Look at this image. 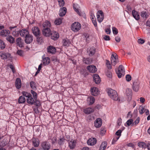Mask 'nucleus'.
Here are the masks:
<instances>
[{"label":"nucleus","mask_w":150,"mask_h":150,"mask_svg":"<svg viewBox=\"0 0 150 150\" xmlns=\"http://www.w3.org/2000/svg\"><path fill=\"white\" fill-rule=\"evenodd\" d=\"M108 93L109 97L113 100L117 101L118 100V95L116 91L109 88Z\"/></svg>","instance_id":"nucleus-1"},{"label":"nucleus","mask_w":150,"mask_h":150,"mask_svg":"<svg viewBox=\"0 0 150 150\" xmlns=\"http://www.w3.org/2000/svg\"><path fill=\"white\" fill-rule=\"evenodd\" d=\"M125 69L124 67L122 65H120L119 67L117 70H116L117 74L119 78H121L122 76H124L125 74Z\"/></svg>","instance_id":"nucleus-2"},{"label":"nucleus","mask_w":150,"mask_h":150,"mask_svg":"<svg viewBox=\"0 0 150 150\" xmlns=\"http://www.w3.org/2000/svg\"><path fill=\"white\" fill-rule=\"evenodd\" d=\"M81 24L77 22H74L71 25V29L74 32L78 31L81 29Z\"/></svg>","instance_id":"nucleus-3"},{"label":"nucleus","mask_w":150,"mask_h":150,"mask_svg":"<svg viewBox=\"0 0 150 150\" xmlns=\"http://www.w3.org/2000/svg\"><path fill=\"white\" fill-rule=\"evenodd\" d=\"M32 31L35 37L40 36L41 33L39 28L37 26H34L32 28Z\"/></svg>","instance_id":"nucleus-4"},{"label":"nucleus","mask_w":150,"mask_h":150,"mask_svg":"<svg viewBox=\"0 0 150 150\" xmlns=\"http://www.w3.org/2000/svg\"><path fill=\"white\" fill-rule=\"evenodd\" d=\"M41 146L43 150H49L51 148L50 144L47 141L42 142Z\"/></svg>","instance_id":"nucleus-5"},{"label":"nucleus","mask_w":150,"mask_h":150,"mask_svg":"<svg viewBox=\"0 0 150 150\" xmlns=\"http://www.w3.org/2000/svg\"><path fill=\"white\" fill-rule=\"evenodd\" d=\"M118 60V56L115 53L112 54L111 57V61L112 65L115 66Z\"/></svg>","instance_id":"nucleus-6"},{"label":"nucleus","mask_w":150,"mask_h":150,"mask_svg":"<svg viewBox=\"0 0 150 150\" xmlns=\"http://www.w3.org/2000/svg\"><path fill=\"white\" fill-rule=\"evenodd\" d=\"M97 17L98 21L99 22H102L104 19V15L103 11L101 10H99L98 11Z\"/></svg>","instance_id":"nucleus-7"},{"label":"nucleus","mask_w":150,"mask_h":150,"mask_svg":"<svg viewBox=\"0 0 150 150\" xmlns=\"http://www.w3.org/2000/svg\"><path fill=\"white\" fill-rule=\"evenodd\" d=\"M96 52V48L93 47L88 48L87 49V52L90 57H91Z\"/></svg>","instance_id":"nucleus-8"},{"label":"nucleus","mask_w":150,"mask_h":150,"mask_svg":"<svg viewBox=\"0 0 150 150\" xmlns=\"http://www.w3.org/2000/svg\"><path fill=\"white\" fill-rule=\"evenodd\" d=\"M32 145L35 147H38L40 144V141L38 138L33 137L32 139Z\"/></svg>","instance_id":"nucleus-9"},{"label":"nucleus","mask_w":150,"mask_h":150,"mask_svg":"<svg viewBox=\"0 0 150 150\" xmlns=\"http://www.w3.org/2000/svg\"><path fill=\"white\" fill-rule=\"evenodd\" d=\"M47 51L49 53L52 54H55L56 51V49L55 48L52 46H49L47 48Z\"/></svg>","instance_id":"nucleus-10"},{"label":"nucleus","mask_w":150,"mask_h":150,"mask_svg":"<svg viewBox=\"0 0 150 150\" xmlns=\"http://www.w3.org/2000/svg\"><path fill=\"white\" fill-rule=\"evenodd\" d=\"M50 36H51V38L54 40H57L59 37L58 33L54 31L51 32Z\"/></svg>","instance_id":"nucleus-11"},{"label":"nucleus","mask_w":150,"mask_h":150,"mask_svg":"<svg viewBox=\"0 0 150 150\" xmlns=\"http://www.w3.org/2000/svg\"><path fill=\"white\" fill-rule=\"evenodd\" d=\"M87 69L91 73H94L97 71L96 67L93 65H90L87 67Z\"/></svg>","instance_id":"nucleus-12"},{"label":"nucleus","mask_w":150,"mask_h":150,"mask_svg":"<svg viewBox=\"0 0 150 150\" xmlns=\"http://www.w3.org/2000/svg\"><path fill=\"white\" fill-rule=\"evenodd\" d=\"M25 42L28 44H30L32 42L33 40V36L29 34L25 38Z\"/></svg>","instance_id":"nucleus-13"},{"label":"nucleus","mask_w":150,"mask_h":150,"mask_svg":"<svg viewBox=\"0 0 150 150\" xmlns=\"http://www.w3.org/2000/svg\"><path fill=\"white\" fill-rule=\"evenodd\" d=\"M51 31L50 28H44L42 30V33L45 36L49 37L50 36Z\"/></svg>","instance_id":"nucleus-14"},{"label":"nucleus","mask_w":150,"mask_h":150,"mask_svg":"<svg viewBox=\"0 0 150 150\" xmlns=\"http://www.w3.org/2000/svg\"><path fill=\"white\" fill-rule=\"evenodd\" d=\"M1 56L2 59H9L11 58V54L8 53H6L4 52H1Z\"/></svg>","instance_id":"nucleus-15"},{"label":"nucleus","mask_w":150,"mask_h":150,"mask_svg":"<svg viewBox=\"0 0 150 150\" xmlns=\"http://www.w3.org/2000/svg\"><path fill=\"white\" fill-rule=\"evenodd\" d=\"M97 140L95 138H90L87 141L88 144L90 146L94 145L96 143Z\"/></svg>","instance_id":"nucleus-16"},{"label":"nucleus","mask_w":150,"mask_h":150,"mask_svg":"<svg viewBox=\"0 0 150 150\" xmlns=\"http://www.w3.org/2000/svg\"><path fill=\"white\" fill-rule=\"evenodd\" d=\"M91 93L92 95L96 96L99 93L98 89L95 87L92 88L91 89Z\"/></svg>","instance_id":"nucleus-17"},{"label":"nucleus","mask_w":150,"mask_h":150,"mask_svg":"<svg viewBox=\"0 0 150 150\" xmlns=\"http://www.w3.org/2000/svg\"><path fill=\"white\" fill-rule=\"evenodd\" d=\"M29 34L28 31L25 29L20 30V35L22 37L25 38Z\"/></svg>","instance_id":"nucleus-18"},{"label":"nucleus","mask_w":150,"mask_h":150,"mask_svg":"<svg viewBox=\"0 0 150 150\" xmlns=\"http://www.w3.org/2000/svg\"><path fill=\"white\" fill-rule=\"evenodd\" d=\"M76 141L75 140L71 139L69 143V146L71 149H74L76 147Z\"/></svg>","instance_id":"nucleus-19"},{"label":"nucleus","mask_w":150,"mask_h":150,"mask_svg":"<svg viewBox=\"0 0 150 150\" xmlns=\"http://www.w3.org/2000/svg\"><path fill=\"white\" fill-rule=\"evenodd\" d=\"M102 120L100 118H97L94 122V126L97 128L100 127L102 125Z\"/></svg>","instance_id":"nucleus-20"},{"label":"nucleus","mask_w":150,"mask_h":150,"mask_svg":"<svg viewBox=\"0 0 150 150\" xmlns=\"http://www.w3.org/2000/svg\"><path fill=\"white\" fill-rule=\"evenodd\" d=\"M93 80L95 83L97 84L100 83L101 80L100 77L97 74H94L93 76Z\"/></svg>","instance_id":"nucleus-21"},{"label":"nucleus","mask_w":150,"mask_h":150,"mask_svg":"<svg viewBox=\"0 0 150 150\" xmlns=\"http://www.w3.org/2000/svg\"><path fill=\"white\" fill-rule=\"evenodd\" d=\"M139 83L138 81H135L133 83V89L134 91L136 92L138 91L139 87Z\"/></svg>","instance_id":"nucleus-22"},{"label":"nucleus","mask_w":150,"mask_h":150,"mask_svg":"<svg viewBox=\"0 0 150 150\" xmlns=\"http://www.w3.org/2000/svg\"><path fill=\"white\" fill-rule=\"evenodd\" d=\"M42 62L44 66H46L50 63V59L49 57H45L44 55L42 56Z\"/></svg>","instance_id":"nucleus-23"},{"label":"nucleus","mask_w":150,"mask_h":150,"mask_svg":"<svg viewBox=\"0 0 150 150\" xmlns=\"http://www.w3.org/2000/svg\"><path fill=\"white\" fill-rule=\"evenodd\" d=\"M16 44L17 46L21 47H23V43L22 42V39L21 38H18L16 41Z\"/></svg>","instance_id":"nucleus-24"},{"label":"nucleus","mask_w":150,"mask_h":150,"mask_svg":"<svg viewBox=\"0 0 150 150\" xmlns=\"http://www.w3.org/2000/svg\"><path fill=\"white\" fill-rule=\"evenodd\" d=\"M94 111L93 108H87L83 110V112L86 114H89L93 113Z\"/></svg>","instance_id":"nucleus-25"},{"label":"nucleus","mask_w":150,"mask_h":150,"mask_svg":"<svg viewBox=\"0 0 150 150\" xmlns=\"http://www.w3.org/2000/svg\"><path fill=\"white\" fill-rule=\"evenodd\" d=\"M51 25V22L48 20L44 22L42 24L43 27L44 28H50Z\"/></svg>","instance_id":"nucleus-26"},{"label":"nucleus","mask_w":150,"mask_h":150,"mask_svg":"<svg viewBox=\"0 0 150 150\" xmlns=\"http://www.w3.org/2000/svg\"><path fill=\"white\" fill-rule=\"evenodd\" d=\"M132 14L134 18L137 20H139L140 19V16L138 13L135 10H132Z\"/></svg>","instance_id":"nucleus-27"},{"label":"nucleus","mask_w":150,"mask_h":150,"mask_svg":"<svg viewBox=\"0 0 150 150\" xmlns=\"http://www.w3.org/2000/svg\"><path fill=\"white\" fill-rule=\"evenodd\" d=\"M15 86L17 89L21 88V80L19 78H17L15 82Z\"/></svg>","instance_id":"nucleus-28"},{"label":"nucleus","mask_w":150,"mask_h":150,"mask_svg":"<svg viewBox=\"0 0 150 150\" xmlns=\"http://www.w3.org/2000/svg\"><path fill=\"white\" fill-rule=\"evenodd\" d=\"M26 100L27 103L30 105H33L34 103L35 99L32 97V95L28 98H27Z\"/></svg>","instance_id":"nucleus-29"},{"label":"nucleus","mask_w":150,"mask_h":150,"mask_svg":"<svg viewBox=\"0 0 150 150\" xmlns=\"http://www.w3.org/2000/svg\"><path fill=\"white\" fill-rule=\"evenodd\" d=\"M10 34V31L8 30H2L0 33V35L6 37Z\"/></svg>","instance_id":"nucleus-30"},{"label":"nucleus","mask_w":150,"mask_h":150,"mask_svg":"<svg viewBox=\"0 0 150 150\" xmlns=\"http://www.w3.org/2000/svg\"><path fill=\"white\" fill-rule=\"evenodd\" d=\"M140 15L142 18L146 19L149 16V13L146 11H142Z\"/></svg>","instance_id":"nucleus-31"},{"label":"nucleus","mask_w":150,"mask_h":150,"mask_svg":"<svg viewBox=\"0 0 150 150\" xmlns=\"http://www.w3.org/2000/svg\"><path fill=\"white\" fill-rule=\"evenodd\" d=\"M67 8L65 7H63L60 10V13L59 15L60 16L62 17L64 16L66 13Z\"/></svg>","instance_id":"nucleus-32"},{"label":"nucleus","mask_w":150,"mask_h":150,"mask_svg":"<svg viewBox=\"0 0 150 150\" xmlns=\"http://www.w3.org/2000/svg\"><path fill=\"white\" fill-rule=\"evenodd\" d=\"M6 40L11 43H14L15 39L11 35H8L6 37Z\"/></svg>","instance_id":"nucleus-33"},{"label":"nucleus","mask_w":150,"mask_h":150,"mask_svg":"<svg viewBox=\"0 0 150 150\" xmlns=\"http://www.w3.org/2000/svg\"><path fill=\"white\" fill-rule=\"evenodd\" d=\"M88 101L89 102V105H92L94 103L95 98L91 96L88 98Z\"/></svg>","instance_id":"nucleus-34"},{"label":"nucleus","mask_w":150,"mask_h":150,"mask_svg":"<svg viewBox=\"0 0 150 150\" xmlns=\"http://www.w3.org/2000/svg\"><path fill=\"white\" fill-rule=\"evenodd\" d=\"M107 146V142H103L101 144L99 150H105Z\"/></svg>","instance_id":"nucleus-35"},{"label":"nucleus","mask_w":150,"mask_h":150,"mask_svg":"<svg viewBox=\"0 0 150 150\" xmlns=\"http://www.w3.org/2000/svg\"><path fill=\"white\" fill-rule=\"evenodd\" d=\"M83 61L84 63L88 64H91L92 62L91 59L89 58H86L83 57Z\"/></svg>","instance_id":"nucleus-36"},{"label":"nucleus","mask_w":150,"mask_h":150,"mask_svg":"<svg viewBox=\"0 0 150 150\" xmlns=\"http://www.w3.org/2000/svg\"><path fill=\"white\" fill-rule=\"evenodd\" d=\"M126 95L129 97V98H131L132 94V91L131 89L127 88L126 90Z\"/></svg>","instance_id":"nucleus-37"},{"label":"nucleus","mask_w":150,"mask_h":150,"mask_svg":"<svg viewBox=\"0 0 150 150\" xmlns=\"http://www.w3.org/2000/svg\"><path fill=\"white\" fill-rule=\"evenodd\" d=\"M138 145L139 147L145 149L146 148L147 144L144 142H139L138 143Z\"/></svg>","instance_id":"nucleus-38"},{"label":"nucleus","mask_w":150,"mask_h":150,"mask_svg":"<svg viewBox=\"0 0 150 150\" xmlns=\"http://www.w3.org/2000/svg\"><path fill=\"white\" fill-rule=\"evenodd\" d=\"M8 141L7 139H4L2 141H0V146L4 147L7 144Z\"/></svg>","instance_id":"nucleus-39"},{"label":"nucleus","mask_w":150,"mask_h":150,"mask_svg":"<svg viewBox=\"0 0 150 150\" xmlns=\"http://www.w3.org/2000/svg\"><path fill=\"white\" fill-rule=\"evenodd\" d=\"M26 101L25 98L23 96H20L18 99V102L19 103H22Z\"/></svg>","instance_id":"nucleus-40"},{"label":"nucleus","mask_w":150,"mask_h":150,"mask_svg":"<svg viewBox=\"0 0 150 150\" xmlns=\"http://www.w3.org/2000/svg\"><path fill=\"white\" fill-rule=\"evenodd\" d=\"M66 140L64 138L63 136L62 137H60V138L58 140V144L60 145H62L64 144V141Z\"/></svg>","instance_id":"nucleus-41"},{"label":"nucleus","mask_w":150,"mask_h":150,"mask_svg":"<svg viewBox=\"0 0 150 150\" xmlns=\"http://www.w3.org/2000/svg\"><path fill=\"white\" fill-rule=\"evenodd\" d=\"M63 45L64 46H68L70 43V41L68 39L63 40Z\"/></svg>","instance_id":"nucleus-42"},{"label":"nucleus","mask_w":150,"mask_h":150,"mask_svg":"<svg viewBox=\"0 0 150 150\" xmlns=\"http://www.w3.org/2000/svg\"><path fill=\"white\" fill-rule=\"evenodd\" d=\"M139 112L140 115H142L145 112L146 109L144 108V107L143 106H141L139 108Z\"/></svg>","instance_id":"nucleus-43"},{"label":"nucleus","mask_w":150,"mask_h":150,"mask_svg":"<svg viewBox=\"0 0 150 150\" xmlns=\"http://www.w3.org/2000/svg\"><path fill=\"white\" fill-rule=\"evenodd\" d=\"M62 19L60 18L56 19L54 22L55 24L57 25H60L62 23Z\"/></svg>","instance_id":"nucleus-44"},{"label":"nucleus","mask_w":150,"mask_h":150,"mask_svg":"<svg viewBox=\"0 0 150 150\" xmlns=\"http://www.w3.org/2000/svg\"><path fill=\"white\" fill-rule=\"evenodd\" d=\"M12 34L13 36L15 37H18L20 35V30L16 31V30L12 31Z\"/></svg>","instance_id":"nucleus-45"},{"label":"nucleus","mask_w":150,"mask_h":150,"mask_svg":"<svg viewBox=\"0 0 150 150\" xmlns=\"http://www.w3.org/2000/svg\"><path fill=\"white\" fill-rule=\"evenodd\" d=\"M30 86L31 88L33 90H35L36 89V88L35 86V83L33 81H31L30 83Z\"/></svg>","instance_id":"nucleus-46"},{"label":"nucleus","mask_w":150,"mask_h":150,"mask_svg":"<svg viewBox=\"0 0 150 150\" xmlns=\"http://www.w3.org/2000/svg\"><path fill=\"white\" fill-rule=\"evenodd\" d=\"M23 96H25L27 98H28L29 97L31 96V94L30 93L25 91H23L22 93Z\"/></svg>","instance_id":"nucleus-47"},{"label":"nucleus","mask_w":150,"mask_h":150,"mask_svg":"<svg viewBox=\"0 0 150 150\" xmlns=\"http://www.w3.org/2000/svg\"><path fill=\"white\" fill-rule=\"evenodd\" d=\"M133 120L132 119H130L128 120L126 122V124L128 126H129L132 124V126H133L134 125V123H133Z\"/></svg>","instance_id":"nucleus-48"},{"label":"nucleus","mask_w":150,"mask_h":150,"mask_svg":"<svg viewBox=\"0 0 150 150\" xmlns=\"http://www.w3.org/2000/svg\"><path fill=\"white\" fill-rule=\"evenodd\" d=\"M6 45L4 41L0 39V48L2 49H4Z\"/></svg>","instance_id":"nucleus-49"},{"label":"nucleus","mask_w":150,"mask_h":150,"mask_svg":"<svg viewBox=\"0 0 150 150\" xmlns=\"http://www.w3.org/2000/svg\"><path fill=\"white\" fill-rule=\"evenodd\" d=\"M31 93L33 95L34 99L35 100L37 99V93L34 91L32 90L31 91Z\"/></svg>","instance_id":"nucleus-50"},{"label":"nucleus","mask_w":150,"mask_h":150,"mask_svg":"<svg viewBox=\"0 0 150 150\" xmlns=\"http://www.w3.org/2000/svg\"><path fill=\"white\" fill-rule=\"evenodd\" d=\"M37 38L36 41L38 43L40 44L41 43L42 41V38L40 36L38 37H35Z\"/></svg>","instance_id":"nucleus-51"},{"label":"nucleus","mask_w":150,"mask_h":150,"mask_svg":"<svg viewBox=\"0 0 150 150\" xmlns=\"http://www.w3.org/2000/svg\"><path fill=\"white\" fill-rule=\"evenodd\" d=\"M34 104L38 107L40 106L41 105L40 102L39 100H37V99L36 100H35L34 103Z\"/></svg>","instance_id":"nucleus-52"},{"label":"nucleus","mask_w":150,"mask_h":150,"mask_svg":"<svg viewBox=\"0 0 150 150\" xmlns=\"http://www.w3.org/2000/svg\"><path fill=\"white\" fill-rule=\"evenodd\" d=\"M58 2L59 6L61 7L63 6L64 5V0H58Z\"/></svg>","instance_id":"nucleus-53"},{"label":"nucleus","mask_w":150,"mask_h":150,"mask_svg":"<svg viewBox=\"0 0 150 150\" xmlns=\"http://www.w3.org/2000/svg\"><path fill=\"white\" fill-rule=\"evenodd\" d=\"M112 30L114 34L116 35L118 33V30L116 28L112 27Z\"/></svg>","instance_id":"nucleus-54"},{"label":"nucleus","mask_w":150,"mask_h":150,"mask_svg":"<svg viewBox=\"0 0 150 150\" xmlns=\"http://www.w3.org/2000/svg\"><path fill=\"white\" fill-rule=\"evenodd\" d=\"M106 64L107 65L108 69H111V66L110 64V62L108 60H106Z\"/></svg>","instance_id":"nucleus-55"},{"label":"nucleus","mask_w":150,"mask_h":150,"mask_svg":"<svg viewBox=\"0 0 150 150\" xmlns=\"http://www.w3.org/2000/svg\"><path fill=\"white\" fill-rule=\"evenodd\" d=\"M122 132V130L119 129L116 132L115 134L117 136L120 137L121 136V133Z\"/></svg>","instance_id":"nucleus-56"},{"label":"nucleus","mask_w":150,"mask_h":150,"mask_svg":"<svg viewBox=\"0 0 150 150\" xmlns=\"http://www.w3.org/2000/svg\"><path fill=\"white\" fill-rule=\"evenodd\" d=\"M126 79L127 81H129L131 80V77L129 74H127L126 76Z\"/></svg>","instance_id":"nucleus-57"},{"label":"nucleus","mask_w":150,"mask_h":150,"mask_svg":"<svg viewBox=\"0 0 150 150\" xmlns=\"http://www.w3.org/2000/svg\"><path fill=\"white\" fill-rule=\"evenodd\" d=\"M23 51L22 50H18L17 53V54L20 56L23 55Z\"/></svg>","instance_id":"nucleus-58"},{"label":"nucleus","mask_w":150,"mask_h":150,"mask_svg":"<svg viewBox=\"0 0 150 150\" xmlns=\"http://www.w3.org/2000/svg\"><path fill=\"white\" fill-rule=\"evenodd\" d=\"M9 67L11 69L13 73H14L15 72V69L13 65L11 64H10L9 66Z\"/></svg>","instance_id":"nucleus-59"},{"label":"nucleus","mask_w":150,"mask_h":150,"mask_svg":"<svg viewBox=\"0 0 150 150\" xmlns=\"http://www.w3.org/2000/svg\"><path fill=\"white\" fill-rule=\"evenodd\" d=\"M138 42L139 43L142 44L145 41L143 39H140L138 40Z\"/></svg>","instance_id":"nucleus-60"},{"label":"nucleus","mask_w":150,"mask_h":150,"mask_svg":"<svg viewBox=\"0 0 150 150\" xmlns=\"http://www.w3.org/2000/svg\"><path fill=\"white\" fill-rule=\"evenodd\" d=\"M105 33L108 34H110L111 33V30L110 28H107L105 29Z\"/></svg>","instance_id":"nucleus-61"},{"label":"nucleus","mask_w":150,"mask_h":150,"mask_svg":"<svg viewBox=\"0 0 150 150\" xmlns=\"http://www.w3.org/2000/svg\"><path fill=\"white\" fill-rule=\"evenodd\" d=\"M103 39L105 40H110V38L109 36L105 35L103 37Z\"/></svg>","instance_id":"nucleus-62"},{"label":"nucleus","mask_w":150,"mask_h":150,"mask_svg":"<svg viewBox=\"0 0 150 150\" xmlns=\"http://www.w3.org/2000/svg\"><path fill=\"white\" fill-rule=\"evenodd\" d=\"M140 120V118H139V117H138L136 119V120L134 122V124L135 123V125H137L138 124Z\"/></svg>","instance_id":"nucleus-63"},{"label":"nucleus","mask_w":150,"mask_h":150,"mask_svg":"<svg viewBox=\"0 0 150 150\" xmlns=\"http://www.w3.org/2000/svg\"><path fill=\"white\" fill-rule=\"evenodd\" d=\"M107 76L110 78H111L112 77L111 73L110 71H108L106 74Z\"/></svg>","instance_id":"nucleus-64"}]
</instances>
